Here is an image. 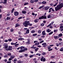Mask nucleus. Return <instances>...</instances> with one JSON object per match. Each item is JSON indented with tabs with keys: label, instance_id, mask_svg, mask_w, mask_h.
Instances as JSON below:
<instances>
[{
	"label": "nucleus",
	"instance_id": "f257e3e1",
	"mask_svg": "<svg viewBox=\"0 0 63 63\" xmlns=\"http://www.w3.org/2000/svg\"><path fill=\"white\" fill-rule=\"evenodd\" d=\"M63 7V3H61L60 4L57 6L56 7H55V11H57L59 10H60Z\"/></svg>",
	"mask_w": 63,
	"mask_h": 63
},
{
	"label": "nucleus",
	"instance_id": "f03ea898",
	"mask_svg": "<svg viewBox=\"0 0 63 63\" xmlns=\"http://www.w3.org/2000/svg\"><path fill=\"white\" fill-rule=\"evenodd\" d=\"M23 24L25 27H28L29 25L30 26H31L32 25V24H30L29 21H25L24 23H23Z\"/></svg>",
	"mask_w": 63,
	"mask_h": 63
},
{
	"label": "nucleus",
	"instance_id": "7ed1b4c3",
	"mask_svg": "<svg viewBox=\"0 0 63 63\" xmlns=\"http://www.w3.org/2000/svg\"><path fill=\"white\" fill-rule=\"evenodd\" d=\"M46 16V15L45 14L43 16H41L39 18V19H46L47 17L45 16Z\"/></svg>",
	"mask_w": 63,
	"mask_h": 63
},
{
	"label": "nucleus",
	"instance_id": "20e7f679",
	"mask_svg": "<svg viewBox=\"0 0 63 63\" xmlns=\"http://www.w3.org/2000/svg\"><path fill=\"white\" fill-rule=\"evenodd\" d=\"M24 49H23L22 50H19V52L21 53L23 52H24L25 51H26L27 50V49H27V48H24Z\"/></svg>",
	"mask_w": 63,
	"mask_h": 63
},
{
	"label": "nucleus",
	"instance_id": "39448f33",
	"mask_svg": "<svg viewBox=\"0 0 63 63\" xmlns=\"http://www.w3.org/2000/svg\"><path fill=\"white\" fill-rule=\"evenodd\" d=\"M12 46H9L8 48L6 49V50L7 51H8V50H12Z\"/></svg>",
	"mask_w": 63,
	"mask_h": 63
},
{
	"label": "nucleus",
	"instance_id": "423d86ee",
	"mask_svg": "<svg viewBox=\"0 0 63 63\" xmlns=\"http://www.w3.org/2000/svg\"><path fill=\"white\" fill-rule=\"evenodd\" d=\"M41 61L43 62H45L46 61V59L44 58V57H42L41 58Z\"/></svg>",
	"mask_w": 63,
	"mask_h": 63
},
{
	"label": "nucleus",
	"instance_id": "0eeeda50",
	"mask_svg": "<svg viewBox=\"0 0 63 63\" xmlns=\"http://www.w3.org/2000/svg\"><path fill=\"white\" fill-rule=\"evenodd\" d=\"M42 46H43L44 47H46L47 46V44L45 43H44L42 44Z\"/></svg>",
	"mask_w": 63,
	"mask_h": 63
},
{
	"label": "nucleus",
	"instance_id": "6e6552de",
	"mask_svg": "<svg viewBox=\"0 0 63 63\" xmlns=\"http://www.w3.org/2000/svg\"><path fill=\"white\" fill-rule=\"evenodd\" d=\"M50 8V7L49 6H46L44 8V10H47L48 9Z\"/></svg>",
	"mask_w": 63,
	"mask_h": 63
},
{
	"label": "nucleus",
	"instance_id": "1a4fd4ad",
	"mask_svg": "<svg viewBox=\"0 0 63 63\" xmlns=\"http://www.w3.org/2000/svg\"><path fill=\"white\" fill-rule=\"evenodd\" d=\"M19 14V13H18L17 12H15L14 13V15L15 16H18Z\"/></svg>",
	"mask_w": 63,
	"mask_h": 63
},
{
	"label": "nucleus",
	"instance_id": "9d476101",
	"mask_svg": "<svg viewBox=\"0 0 63 63\" xmlns=\"http://www.w3.org/2000/svg\"><path fill=\"white\" fill-rule=\"evenodd\" d=\"M54 22H52L51 23H50L47 26V27H48L51 25H53V24L54 23Z\"/></svg>",
	"mask_w": 63,
	"mask_h": 63
},
{
	"label": "nucleus",
	"instance_id": "9b49d317",
	"mask_svg": "<svg viewBox=\"0 0 63 63\" xmlns=\"http://www.w3.org/2000/svg\"><path fill=\"white\" fill-rule=\"evenodd\" d=\"M47 48H48V51H51L52 50V48L51 49V47L50 46H49Z\"/></svg>",
	"mask_w": 63,
	"mask_h": 63
},
{
	"label": "nucleus",
	"instance_id": "f8f14e48",
	"mask_svg": "<svg viewBox=\"0 0 63 63\" xmlns=\"http://www.w3.org/2000/svg\"><path fill=\"white\" fill-rule=\"evenodd\" d=\"M39 21V19H36L34 20V22H35V23H36L37 22H38Z\"/></svg>",
	"mask_w": 63,
	"mask_h": 63
},
{
	"label": "nucleus",
	"instance_id": "ddd939ff",
	"mask_svg": "<svg viewBox=\"0 0 63 63\" xmlns=\"http://www.w3.org/2000/svg\"><path fill=\"white\" fill-rule=\"evenodd\" d=\"M42 33L43 35H46L47 34L46 33V32H45V31H44L42 32Z\"/></svg>",
	"mask_w": 63,
	"mask_h": 63
},
{
	"label": "nucleus",
	"instance_id": "4468645a",
	"mask_svg": "<svg viewBox=\"0 0 63 63\" xmlns=\"http://www.w3.org/2000/svg\"><path fill=\"white\" fill-rule=\"evenodd\" d=\"M54 37L55 39H57L58 38H59V36H54Z\"/></svg>",
	"mask_w": 63,
	"mask_h": 63
},
{
	"label": "nucleus",
	"instance_id": "2eb2a0df",
	"mask_svg": "<svg viewBox=\"0 0 63 63\" xmlns=\"http://www.w3.org/2000/svg\"><path fill=\"white\" fill-rule=\"evenodd\" d=\"M15 57V56L14 55H12L10 56V57H11V58H12V59L13 58H14Z\"/></svg>",
	"mask_w": 63,
	"mask_h": 63
},
{
	"label": "nucleus",
	"instance_id": "dca6fc26",
	"mask_svg": "<svg viewBox=\"0 0 63 63\" xmlns=\"http://www.w3.org/2000/svg\"><path fill=\"white\" fill-rule=\"evenodd\" d=\"M47 32L49 33L50 32H51V31L49 29H47Z\"/></svg>",
	"mask_w": 63,
	"mask_h": 63
},
{
	"label": "nucleus",
	"instance_id": "f3484780",
	"mask_svg": "<svg viewBox=\"0 0 63 63\" xmlns=\"http://www.w3.org/2000/svg\"><path fill=\"white\" fill-rule=\"evenodd\" d=\"M39 44H40V43L39 42H37L34 44V45H36V46H38Z\"/></svg>",
	"mask_w": 63,
	"mask_h": 63
},
{
	"label": "nucleus",
	"instance_id": "a211bd4d",
	"mask_svg": "<svg viewBox=\"0 0 63 63\" xmlns=\"http://www.w3.org/2000/svg\"><path fill=\"white\" fill-rule=\"evenodd\" d=\"M20 26V25L18 24H16V26H15V27H17L18 26Z\"/></svg>",
	"mask_w": 63,
	"mask_h": 63
},
{
	"label": "nucleus",
	"instance_id": "6ab92c4d",
	"mask_svg": "<svg viewBox=\"0 0 63 63\" xmlns=\"http://www.w3.org/2000/svg\"><path fill=\"white\" fill-rule=\"evenodd\" d=\"M20 48L21 50H22L21 49H24V47L23 46L21 47H20Z\"/></svg>",
	"mask_w": 63,
	"mask_h": 63
},
{
	"label": "nucleus",
	"instance_id": "aec40b11",
	"mask_svg": "<svg viewBox=\"0 0 63 63\" xmlns=\"http://www.w3.org/2000/svg\"><path fill=\"white\" fill-rule=\"evenodd\" d=\"M22 13L23 14H26V11H25L23 10L22 11Z\"/></svg>",
	"mask_w": 63,
	"mask_h": 63
},
{
	"label": "nucleus",
	"instance_id": "412c9836",
	"mask_svg": "<svg viewBox=\"0 0 63 63\" xmlns=\"http://www.w3.org/2000/svg\"><path fill=\"white\" fill-rule=\"evenodd\" d=\"M29 33V29L27 30L26 31V34H28V33Z\"/></svg>",
	"mask_w": 63,
	"mask_h": 63
},
{
	"label": "nucleus",
	"instance_id": "4be33fe9",
	"mask_svg": "<svg viewBox=\"0 0 63 63\" xmlns=\"http://www.w3.org/2000/svg\"><path fill=\"white\" fill-rule=\"evenodd\" d=\"M7 0H4V2H3L4 4H5L7 3Z\"/></svg>",
	"mask_w": 63,
	"mask_h": 63
},
{
	"label": "nucleus",
	"instance_id": "5701e85b",
	"mask_svg": "<svg viewBox=\"0 0 63 63\" xmlns=\"http://www.w3.org/2000/svg\"><path fill=\"white\" fill-rule=\"evenodd\" d=\"M30 2L31 3H34V0H31L30 1Z\"/></svg>",
	"mask_w": 63,
	"mask_h": 63
},
{
	"label": "nucleus",
	"instance_id": "b1692460",
	"mask_svg": "<svg viewBox=\"0 0 63 63\" xmlns=\"http://www.w3.org/2000/svg\"><path fill=\"white\" fill-rule=\"evenodd\" d=\"M58 37H61L62 36V33H60L58 35Z\"/></svg>",
	"mask_w": 63,
	"mask_h": 63
},
{
	"label": "nucleus",
	"instance_id": "393cba45",
	"mask_svg": "<svg viewBox=\"0 0 63 63\" xmlns=\"http://www.w3.org/2000/svg\"><path fill=\"white\" fill-rule=\"evenodd\" d=\"M36 55H38V56H40L41 55V54L38 53L36 54Z\"/></svg>",
	"mask_w": 63,
	"mask_h": 63
},
{
	"label": "nucleus",
	"instance_id": "a878e982",
	"mask_svg": "<svg viewBox=\"0 0 63 63\" xmlns=\"http://www.w3.org/2000/svg\"><path fill=\"white\" fill-rule=\"evenodd\" d=\"M44 7V5L41 6H40V7H39L38 8V9H42V8H43V7Z\"/></svg>",
	"mask_w": 63,
	"mask_h": 63
},
{
	"label": "nucleus",
	"instance_id": "bb28decb",
	"mask_svg": "<svg viewBox=\"0 0 63 63\" xmlns=\"http://www.w3.org/2000/svg\"><path fill=\"white\" fill-rule=\"evenodd\" d=\"M38 49H39V48H37L35 49V51H36V52H37V51L38 50Z\"/></svg>",
	"mask_w": 63,
	"mask_h": 63
},
{
	"label": "nucleus",
	"instance_id": "cd10ccee",
	"mask_svg": "<svg viewBox=\"0 0 63 63\" xmlns=\"http://www.w3.org/2000/svg\"><path fill=\"white\" fill-rule=\"evenodd\" d=\"M4 46V48L6 49V48H7L8 47V45H5Z\"/></svg>",
	"mask_w": 63,
	"mask_h": 63
},
{
	"label": "nucleus",
	"instance_id": "c85d7f7f",
	"mask_svg": "<svg viewBox=\"0 0 63 63\" xmlns=\"http://www.w3.org/2000/svg\"><path fill=\"white\" fill-rule=\"evenodd\" d=\"M37 33H36L35 34H33L32 36H33L34 37L35 36H37Z\"/></svg>",
	"mask_w": 63,
	"mask_h": 63
},
{
	"label": "nucleus",
	"instance_id": "c756f323",
	"mask_svg": "<svg viewBox=\"0 0 63 63\" xmlns=\"http://www.w3.org/2000/svg\"><path fill=\"white\" fill-rule=\"evenodd\" d=\"M52 8H51L49 9L48 13H50L51 12V10H52Z\"/></svg>",
	"mask_w": 63,
	"mask_h": 63
},
{
	"label": "nucleus",
	"instance_id": "7c9ffc66",
	"mask_svg": "<svg viewBox=\"0 0 63 63\" xmlns=\"http://www.w3.org/2000/svg\"><path fill=\"white\" fill-rule=\"evenodd\" d=\"M42 3L43 4H46L47 3V2L45 1H43L42 2Z\"/></svg>",
	"mask_w": 63,
	"mask_h": 63
},
{
	"label": "nucleus",
	"instance_id": "2f4dec72",
	"mask_svg": "<svg viewBox=\"0 0 63 63\" xmlns=\"http://www.w3.org/2000/svg\"><path fill=\"white\" fill-rule=\"evenodd\" d=\"M60 51H63V47L61 48L60 50Z\"/></svg>",
	"mask_w": 63,
	"mask_h": 63
},
{
	"label": "nucleus",
	"instance_id": "473e14b6",
	"mask_svg": "<svg viewBox=\"0 0 63 63\" xmlns=\"http://www.w3.org/2000/svg\"><path fill=\"white\" fill-rule=\"evenodd\" d=\"M24 40V39L23 38H19L18 39V40H19L20 41H21V40Z\"/></svg>",
	"mask_w": 63,
	"mask_h": 63
},
{
	"label": "nucleus",
	"instance_id": "72a5a7b5",
	"mask_svg": "<svg viewBox=\"0 0 63 63\" xmlns=\"http://www.w3.org/2000/svg\"><path fill=\"white\" fill-rule=\"evenodd\" d=\"M54 16L52 14L50 15V17L51 18H52V17H53Z\"/></svg>",
	"mask_w": 63,
	"mask_h": 63
},
{
	"label": "nucleus",
	"instance_id": "f704fd0d",
	"mask_svg": "<svg viewBox=\"0 0 63 63\" xmlns=\"http://www.w3.org/2000/svg\"><path fill=\"white\" fill-rule=\"evenodd\" d=\"M45 25V24L44 23H42L41 24V25H40L41 26H44Z\"/></svg>",
	"mask_w": 63,
	"mask_h": 63
},
{
	"label": "nucleus",
	"instance_id": "c9c22d12",
	"mask_svg": "<svg viewBox=\"0 0 63 63\" xmlns=\"http://www.w3.org/2000/svg\"><path fill=\"white\" fill-rule=\"evenodd\" d=\"M52 33H53V32L52 31L51 32H50V33H49L48 34V35H51V34H52Z\"/></svg>",
	"mask_w": 63,
	"mask_h": 63
},
{
	"label": "nucleus",
	"instance_id": "e433bc0d",
	"mask_svg": "<svg viewBox=\"0 0 63 63\" xmlns=\"http://www.w3.org/2000/svg\"><path fill=\"white\" fill-rule=\"evenodd\" d=\"M33 56H34V55H32L30 56V58H32V57H33Z\"/></svg>",
	"mask_w": 63,
	"mask_h": 63
},
{
	"label": "nucleus",
	"instance_id": "4c0bfd02",
	"mask_svg": "<svg viewBox=\"0 0 63 63\" xmlns=\"http://www.w3.org/2000/svg\"><path fill=\"white\" fill-rule=\"evenodd\" d=\"M10 32H14V29H11V30H10Z\"/></svg>",
	"mask_w": 63,
	"mask_h": 63
},
{
	"label": "nucleus",
	"instance_id": "58836bf2",
	"mask_svg": "<svg viewBox=\"0 0 63 63\" xmlns=\"http://www.w3.org/2000/svg\"><path fill=\"white\" fill-rule=\"evenodd\" d=\"M14 11H15V9H14V8H13V9L11 11L12 13H13V12H14Z\"/></svg>",
	"mask_w": 63,
	"mask_h": 63
},
{
	"label": "nucleus",
	"instance_id": "ea45409f",
	"mask_svg": "<svg viewBox=\"0 0 63 63\" xmlns=\"http://www.w3.org/2000/svg\"><path fill=\"white\" fill-rule=\"evenodd\" d=\"M34 32H35V31L34 30H32L31 31V32L32 33H34Z\"/></svg>",
	"mask_w": 63,
	"mask_h": 63
},
{
	"label": "nucleus",
	"instance_id": "a19ab883",
	"mask_svg": "<svg viewBox=\"0 0 63 63\" xmlns=\"http://www.w3.org/2000/svg\"><path fill=\"white\" fill-rule=\"evenodd\" d=\"M59 45H60V46H62V45H63V44L62 42H60V43H59Z\"/></svg>",
	"mask_w": 63,
	"mask_h": 63
},
{
	"label": "nucleus",
	"instance_id": "79ce46f5",
	"mask_svg": "<svg viewBox=\"0 0 63 63\" xmlns=\"http://www.w3.org/2000/svg\"><path fill=\"white\" fill-rule=\"evenodd\" d=\"M43 42H44V40L41 41L40 42V44H42V43H43Z\"/></svg>",
	"mask_w": 63,
	"mask_h": 63
},
{
	"label": "nucleus",
	"instance_id": "37998d69",
	"mask_svg": "<svg viewBox=\"0 0 63 63\" xmlns=\"http://www.w3.org/2000/svg\"><path fill=\"white\" fill-rule=\"evenodd\" d=\"M26 44L28 45V44H30V42H29V41H28L26 43Z\"/></svg>",
	"mask_w": 63,
	"mask_h": 63
},
{
	"label": "nucleus",
	"instance_id": "c03bdc74",
	"mask_svg": "<svg viewBox=\"0 0 63 63\" xmlns=\"http://www.w3.org/2000/svg\"><path fill=\"white\" fill-rule=\"evenodd\" d=\"M23 17H19L18 19H21V18H22Z\"/></svg>",
	"mask_w": 63,
	"mask_h": 63
},
{
	"label": "nucleus",
	"instance_id": "a18cd8bd",
	"mask_svg": "<svg viewBox=\"0 0 63 63\" xmlns=\"http://www.w3.org/2000/svg\"><path fill=\"white\" fill-rule=\"evenodd\" d=\"M41 31H38V33H39V34H41Z\"/></svg>",
	"mask_w": 63,
	"mask_h": 63
},
{
	"label": "nucleus",
	"instance_id": "49530a36",
	"mask_svg": "<svg viewBox=\"0 0 63 63\" xmlns=\"http://www.w3.org/2000/svg\"><path fill=\"white\" fill-rule=\"evenodd\" d=\"M47 18H51L50 17V15H49L48 16Z\"/></svg>",
	"mask_w": 63,
	"mask_h": 63
},
{
	"label": "nucleus",
	"instance_id": "de8ad7c7",
	"mask_svg": "<svg viewBox=\"0 0 63 63\" xmlns=\"http://www.w3.org/2000/svg\"><path fill=\"white\" fill-rule=\"evenodd\" d=\"M8 41H9V42H11L12 41V40L11 39H8Z\"/></svg>",
	"mask_w": 63,
	"mask_h": 63
},
{
	"label": "nucleus",
	"instance_id": "09e8293b",
	"mask_svg": "<svg viewBox=\"0 0 63 63\" xmlns=\"http://www.w3.org/2000/svg\"><path fill=\"white\" fill-rule=\"evenodd\" d=\"M10 18H11L8 17H7V20H9V19H10Z\"/></svg>",
	"mask_w": 63,
	"mask_h": 63
},
{
	"label": "nucleus",
	"instance_id": "8fccbe9b",
	"mask_svg": "<svg viewBox=\"0 0 63 63\" xmlns=\"http://www.w3.org/2000/svg\"><path fill=\"white\" fill-rule=\"evenodd\" d=\"M57 3H56L54 5H53V6H54V7H55V6H56V5H57Z\"/></svg>",
	"mask_w": 63,
	"mask_h": 63
},
{
	"label": "nucleus",
	"instance_id": "3c124183",
	"mask_svg": "<svg viewBox=\"0 0 63 63\" xmlns=\"http://www.w3.org/2000/svg\"><path fill=\"white\" fill-rule=\"evenodd\" d=\"M57 32V30H54V32Z\"/></svg>",
	"mask_w": 63,
	"mask_h": 63
},
{
	"label": "nucleus",
	"instance_id": "603ef678",
	"mask_svg": "<svg viewBox=\"0 0 63 63\" xmlns=\"http://www.w3.org/2000/svg\"><path fill=\"white\" fill-rule=\"evenodd\" d=\"M12 59H12L11 58V57H10V58H9V59L8 60H9V61H11V60H12Z\"/></svg>",
	"mask_w": 63,
	"mask_h": 63
},
{
	"label": "nucleus",
	"instance_id": "864d4df0",
	"mask_svg": "<svg viewBox=\"0 0 63 63\" xmlns=\"http://www.w3.org/2000/svg\"><path fill=\"white\" fill-rule=\"evenodd\" d=\"M38 41H34V43H38Z\"/></svg>",
	"mask_w": 63,
	"mask_h": 63
},
{
	"label": "nucleus",
	"instance_id": "5fc2aeb1",
	"mask_svg": "<svg viewBox=\"0 0 63 63\" xmlns=\"http://www.w3.org/2000/svg\"><path fill=\"white\" fill-rule=\"evenodd\" d=\"M17 45H19V44H15V47H16L17 46Z\"/></svg>",
	"mask_w": 63,
	"mask_h": 63
},
{
	"label": "nucleus",
	"instance_id": "6e6d98bb",
	"mask_svg": "<svg viewBox=\"0 0 63 63\" xmlns=\"http://www.w3.org/2000/svg\"><path fill=\"white\" fill-rule=\"evenodd\" d=\"M63 28V26H61L60 27V29H62Z\"/></svg>",
	"mask_w": 63,
	"mask_h": 63
},
{
	"label": "nucleus",
	"instance_id": "4d7b16f0",
	"mask_svg": "<svg viewBox=\"0 0 63 63\" xmlns=\"http://www.w3.org/2000/svg\"><path fill=\"white\" fill-rule=\"evenodd\" d=\"M8 56H11V53H8Z\"/></svg>",
	"mask_w": 63,
	"mask_h": 63
},
{
	"label": "nucleus",
	"instance_id": "13d9d810",
	"mask_svg": "<svg viewBox=\"0 0 63 63\" xmlns=\"http://www.w3.org/2000/svg\"><path fill=\"white\" fill-rule=\"evenodd\" d=\"M11 45H15V44L14 43H11Z\"/></svg>",
	"mask_w": 63,
	"mask_h": 63
},
{
	"label": "nucleus",
	"instance_id": "bf43d9fd",
	"mask_svg": "<svg viewBox=\"0 0 63 63\" xmlns=\"http://www.w3.org/2000/svg\"><path fill=\"white\" fill-rule=\"evenodd\" d=\"M45 54H46V53L45 52L42 53V55H45Z\"/></svg>",
	"mask_w": 63,
	"mask_h": 63
},
{
	"label": "nucleus",
	"instance_id": "052dcab7",
	"mask_svg": "<svg viewBox=\"0 0 63 63\" xmlns=\"http://www.w3.org/2000/svg\"><path fill=\"white\" fill-rule=\"evenodd\" d=\"M56 46H57V47H58L59 46V44H58V43H56Z\"/></svg>",
	"mask_w": 63,
	"mask_h": 63
},
{
	"label": "nucleus",
	"instance_id": "680f3d73",
	"mask_svg": "<svg viewBox=\"0 0 63 63\" xmlns=\"http://www.w3.org/2000/svg\"><path fill=\"white\" fill-rule=\"evenodd\" d=\"M25 57H27V56H28V54H25Z\"/></svg>",
	"mask_w": 63,
	"mask_h": 63
},
{
	"label": "nucleus",
	"instance_id": "e2e57ef3",
	"mask_svg": "<svg viewBox=\"0 0 63 63\" xmlns=\"http://www.w3.org/2000/svg\"><path fill=\"white\" fill-rule=\"evenodd\" d=\"M63 30V28H62V29H60V31H62Z\"/></svg>",
	"mask_w": 63,
	"mask_h": 63
},
{
	"label": "nucleus",
	"instance_id": "0e129e2a",
	"mask_svg": "<svg viewBox=\"0 0 63 63\" xmlns=\"http://www.w3.org/2000/svg\"><path fill=\"white\" fill-rule=\"evenodd\" d=\"M27 30V28H24V31H26Z\"/></svg>",
	"mask_w": 63,
	"mask_h": 63
},
{
	"label": "nucleus",
	"instance_id": "69168bd1",
	"mask_svg": "<svg viewBox=\"0 0 63 63\" xmlns=\"http://www.w3.org/2000/svg\"><path fill=\"white\" fill-rule=\"evenodd\" d=\"M39 0H35L34 1V2H38V1Z\"/></svg>",
	"mask_w": 63,
	"mask_h": 63
},
{
	"label": "nucleus",
	"instance_id": "338daca9",
	"mask_svg": "<svg viewBox=\"0 0 63 63\" xmlns=\"http://www.w3.org/2000/svg\"><path fill=\"white\" fill-rule=\"evenodd\" d=\"M51 58H54V57H55L54 56H52L51 57Z\"/></svg>",
	"mask_w": 63,
	"mask_h": 63
},
{
	"label": "nucleus",
	"instance_id": "774afa93",
	"mask_svg": "<svg viewBox=\"0 0 63 63\" xmlns=\"http://www.w3.org/2000/svg\"><path fill=\"white\" fill-rule=\"evenodd\" d=\"M12 62L11 61H8L7 62V63H11Z\"/></svg>",
	"mask_w": 63,
	"mask_h": 63
}]
</instances>
